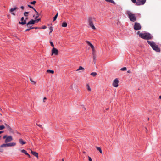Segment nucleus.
Returning <instances> with one entry per match:
<instances>
[{
    "label": "nucleus",
    "instance_id": "a878e982",
    "mask_svg": "<svg viewBox=\"0 0 161 161\" xmlns=\"http://www.w3.org/2000/svg\"><path fill=\"white\" fill-rule=\"evenodd\" d=\"M33 9L35 11V12L36 13V15H38V16H36L35 18L36 19L37 17H39V14H38V12L34 8H33Z\"/></svg>",
    "mask_w": 161,
    "mask_h": 161
},
{
    "label": "nucleus",
    "instance_id": "338daca9",
    "mask_svg": "<svg viewBox=\"0 0 161 161\" xmlns=\"http://www.w3.org/2000/svg\"><path fill=\"white\" fill-rule=\"evenodd\" d=\"M160 45L161 46V44H160Z\"/></svg>",
    "mask_w": 161,
    "mask_h": 161
},
{
    "label": "nucleus",
    "instance_id": "3c124183",
    "mask_svg": "<svg viewBox=\"0 0 161 161\" xmlns=\"http://www.w3.org/2000/svg\"><path fill=\"white\" fill-rule=\"evenodd\" d=\"M4 132V131H0V134L3 133Z\"/></svg>",
    "mask_w": 161,
    "mask_h": 161
},
{
    "label": "nucleus",
    "instance_id": "a19ab883",
    "mask_svg": "<svg viewBox=\"0 0 161 161\" xmlns=\"http://www.w3.org/2000/svg\"><path fill=\"white\" fill-rule=\"evenodd\" d=\"M46 28L47 27H46V26H42V28H39V29H46Z\"/></svg>",
    "mask_w": 161,
    "mask_h": 161
},
{
    "label": "nucleus",
    "instance_id": "4d7b16f0",
    "mask_svg": "<svg viewBox=\"0 0 161 161\" xmlns=\"http://www.w3.org/2000/svg\"><path fill=\"white\" fill-rule=\"evenodd\" d=\"M34 27V29H39V28L38 27Z\"/></svg>",
    "mask_w": 161,
    "mask_h": 161
},
{
    "label": "nucleus",
    "instance_id": "49530a36",
    "mask_svg": "<svg viewBox=\"0 0 161 161\" xmlns=\"http://www.w3.org/2000/svg\"><path fill=\"white\" fill-rule=\"evenodd\" d=\"M3 149L0 148V152L2 153H3Z\"/></svg>",
    "mask_w": 161,
    "mask_h": 161
},
{
    "label": "nucleus",
    "instance_id": "4468645a",
    "mask_svg": "<svg viewBox=\"0 0 161 161\" xmlns=\"http://www.w3.org/2000/svg\"><path fill=\"white\" fill-rule=\"evenodd\" d=\"M86 42L88 45L91 47L92 50H93L94 48V46L89 41H86Z\"/></svg>",
    "mask_w": 161,
    "mask_h": 161
},
{
    "label": "nucleus",
    "instance_id": "39448f33",
    "mask_svg": "<svg viewBox=\"0 0 161 161\" xmlns=\"http://www.w3.org/2000/svg\"><path fill=\"white\" fill-rule=\"evenodd\" d=\"M16 143L15 142H13L8 143H4L0 146V147H11L15 146Z\"/></svg>",
    "mask_w": 161,
    "mask_h": 161
},
{
    "label": "nucleus",
    "instance_id": "a18cd8bd",
    "mask_svg": "<svg viewBox=\"0 0 161 161\" xmlns=\"http://www.w3.org/2000/svg\"><path fill=\"white\" fill-rule=\"evenodd\" d=\"M132 2L135 3H136V0H131Z\"/></svg>",
    "mask_w": 161,
    "mask_h": 161
},
{
    "label": "nucleus",
    "instance_id": "c03bdc74",
    "mask_svg": "<svg viewBox=\"0 0 161 161\" xmlns=\"http://www.w3.org/2000/svg\"><path fill=\"white\" fill-rule=\"evenodd\" d=\"M26 155H27L28 157L29 158H30L31 157V156L28 153H27V154H26Z\"/></svg>",
    "mask_w": 161,
    "mask_h": 161
},
{
    "label": "nucleus",
    "instance_id": "0e129e2a",
    "mask_svg": "<svg viewBox=\"0 0 161 161\" xmlns=\"http://www.w3.org/2000/svg\"><path fill=\"white\" fill-rule=\"evenodd\" d=\"M2 120H0V122H2Z\"/></svg>",
    "mask_w": 161,
    "mask_h": 161
},
{
    "label": "nucleus",
    "instance_id": "aec40b11",
    "mask_svg": "<svg viewBox=\"0 0 161 161\" xmlns=\"http://www.w3.org/2000/svg\"><path fill=\"white\" fill-rule=\"evenodd\" d=\"M97 75V73L96 72H93L90 74V75L93 76V77L96 76Z\"/></svg>",
    "mask_w": 161,
    "mask_h": 161
},
{
    "label": "nucleus",
    "instance_id": "79ce46f5",
    "mask_svg": "<svg viewBox=\"0 0 161 161\" xmlns=\"http://www.w3.org/2000/svg\"><path fill=\"white\" fill-rule=\"evenodd\" d=\"M88 160L89 161H92V160L91 157L88 156Z\"/></svg>",
    "mask_w": 161,
    "mask_h": 161
},
{
    "label": "nucleus",
    "instance_id": "6e6552de",
    "mask_svg": "<svg viewBox=\"0 0 161 161\" xmlns=\"http://www.w3.org/2000/svg\"><path fill=\"white\" fill-rule=\"evenodd\" d=\"M146 0H137L136 5L138 6L143 5L145 3Z\"/></svg>",
    "mask_w": 161,
    "mask_h": 161
},
{
    "label": "nucleus",
    "instance_id": "4be33fe9",
    "mask_svg": "<svg viewBox=\"0 0 161 161\" xmlns=\"http://www.w3.org/2000/svg\"><path fill=\"white\" fill-rule=\"evenodd\" d=\"M86 87L87 90L89 91H91V88L90 87V86L88 84H87L86 85Z\"/></svg>",
    "mask_w": 161,
    "mask_h": 161
},
{
    "label": "nucleus",
    "instance_id": "8fccbe9b",
    "mask_svg": "<svg viewBox=\"0 0 161 161\" xmlns=\"http://www.w3.org/2000/svg\"><path fill=\"white\" fill-rule=\"evenodd\" d=\"M46 99H47L46 97H44V98H43V102H45V100H46Z\"/></svg>",
    "mask_w": 161,
    "mask_h": 161
},
{
    "label": "nucleus",
    "instance_id": "7c9ffc66",
    "mask_svg": "<svg viewBox=\"0 0 161 161\" xmlns=\"http://www.w3.org/2000/svg\"><path fill=\"white\" fill-rule=\"evenodd\" d=\"M106 1L114 3V2L113 0H105Z\"/></svg>",
    "mask_w": 161,
    "mask_h": 161
},
{
    "label": "nucleus",
    "instance_id": "e2e57ef3",
    "mask_svg": "<svg viewBox=\"0 0 161 161\" xmlns=\"http://www.w3.org/2000/svg\"><path fill=\"white\" fill-rule=\"evenodd\" d=\"M0 115H2V114H1L0 113Z\"/></svg>",
    "mask_w": 161,
    "mask_h": 161
},
{
    "label": "nucleus",
    "instance_id": "cd10ccee",
    "mask_svg": "<svg viewBox=\"0 0 161 161\" xmlns=\"http://www.w3.org/2000/svg\"><path fill=\"white\" fill-rule=\"evenodd\" d=\"M5 125L6 126L7 129L8 130H9L10 128H11V127L8 124H7L6 123H5Z\"/></svg>",
    "mask_w": 161,
    "mask_h": 161
},
{
    "label": "nucleus",
    "instance_id": "20e7f679",
    "mask_svg": "<svg viewBox=\"0 0 161 161\" xmlns=\"http://www.w3.org/2000/svg\"><path fill=\"white\" fill-rule=\"evenodd\" d=\"M127 14L128 17L130 20L132 22H135L136 20V19L135 14L129 11H127Z\"/></svg>",
    "mask_w": 161,
    "mask_h": 161
},
{
    "label": "nucleus",
    "instance_id": "ddd939ff",
    "mask_svg": "<svg viewBox=\"0 0 161 161\" xmlns=\"http://www.w3.org/2000/svg\"><path fill=\"white\" fill-rule=\"evenodd\" d=\"M31 153L34 156H35L37 157V158H38V153L35 152V151H33L32 150H31Z\"/></svg>",
    "mask_w": 161,
    "mask_h": 161
},
{
    "label": "nucleus",
    "instance_id": "9d476101",
    "mask_svg": "<svg viewBox=\"0 0 161 161\" xmlns=\"http://www.w3.org/2000/svg\"><path fill=\"white\" fill-rule=\"evenodd\" d=\"M13 140L12 136H8L6 139L5 140V142L7 143L8 142H10Z\"/></svg>",
    "mask_w": 161,
    "mask_h": 161
},
{
    "label": "nucleus",
    "instance_id": "6e6d98bb",
    "mask_svg": "<svg viewBox=\"0 0 161 161\" xmlns=\"http://www.w3.org/2000/svg\"><path fill=\"white\" fill-rule=\"evenodd\" d=\"M127 72L128 73H130L131 72L130 70H128Z\"/></svg>",
    "mask_w": 161,
    "mask_h": 161
},
{
    "label": "nucleus",
    "instance_id": "412c9836",
    "mask_svg": "<svg viewBox=\"0 0 161 161\" xmlns=\"http://www.w3.org/2000/svg\"><path fill=\"white\" fill-rule=\"evenodd\" d=\"M84 70V68L83 67L81 66H79V67L78 69L76 70V71H78L80 70Z\"/></svg>",
    "mask_w": 161,
    "mask_h": 161
},
{
    "label": "nucleus",
    "instance_id": "dca6fc26",
    "mask_svg": "<svg viewBox=\"0 0 161 161\" xmlns=\"http://www.w3.org/2000/svg\"><path fill=\"white\" fill-rule=\"evenodd\" d=\"M95 147L96 148V149L97 150L99 151V152L101 153H102V151L101 148L100 147H97V146H96Z\"/></svg>",
    "mask_w": 161,
    "mask_h": 161
},
{
    "label": "nucleus",
    "instance_id": "b1692460",
    "mask_svg": "<svg viewBox=\"0 0 161 161\" xmlns=\"http://www.w3.org/2000/svg\"><path fill=\"white\" fill-rule=\"evenodd\" d=\"M18 8L16 7L14 8H11L10 10V13H12L16 9H18Z\"/></svg>",
    "mask_w": 161,
    "mask_h": 161
},
{
    "label": "nucleus",
    "instance_id": "052dcab7",
    "mask_svg": "<svg viewBox=\"0 0 161 161\" xmlns=\"http://www.w3.org/2000/svg\"><path fill=\"white\" fill-rule=\"evenodd\" d=\"M61 161H64V159H62Z\"/></svg>",
    "mask_w": 161,
    "mask_h": 161
},
{
    "label": "nucleus",
    "instance_id": "4c0bfd02",
    "mask_svg": "<svg viewBox=\"0 0 161 161\" xmlns=\"http://www.w3.org/2000/svg\"><path fill=\"white\" fill-rule=\"evenodd\" d=\"M36 3V1H34L31 2V4H35Z\"/></svg>",
    "mask_w": 161,
    "mask_h": 161
},
{
    "label": "nucleus",
    "instance_id": "7ed1b4c3",
    "mask_svg": "<svg viewBox=\"0 0 161 161\" xmlns=\"http://www.w3.org/2000/svg\"><path fill=\"white\" fill-rule=\"evenodd\" d=\"M88 25L93 30H95L96 28L94 26L93 22L95 21V18L91 17H89L87 19Z\"/></svg>",
    "mask_w": 161,
    "mask_h": 161
},
{
    "label": "nucleus",
    "instance_id": "f3484780",
    "mask_svg": "<svg viewBox=\"0 0 161 161\" xmlns=\"http://www.w3.org/2000/svg\"><path fill=\"white\" fill-rule=\"evenodd\" d=\"M47 73L49 74H53L54 73V71L53 70H51L50 69H48L47 70Z\"/></svg>",
    "mask_w": 161,
    "mask_h": 161
},
{
    "label": "nucleus",
    "instance_id": "5701e85b",
    "mask_svg": "<svg viewBox=\"0 0 161 161\" xmlns=\"http://www.w3.org/2000/svg\"><path fill=\"white\" fill-rule=\"evenodd\" d=\"M21 152L22 153H24L25 155H26V154H27V153H28L27 152V151L24 149H22V150H21Z\"/></svg>",
    "mask_w": 161,
    "mask_h": 161
},
{
    "label": "nucleus",
    "instance_id": "72a5a7b5",
    "mask_svg": "<svg viewBox=\"0 0 161 161\" xmlns=\"http://www.w3.org/2000/svg\"><path fill=\"white\" fill-rule=\"evenodd\" d=\"M50 43L51 46L52 47H54V44H53V42L52 41H50Z\"/></svg>",
    "mask_w": 161,
    "mask_h": 161
},
{
    "label": "nucleus",
    "instance_id": "1a4fd4ad",
    "mask_svg": "<svg viewBox=\"0 0 161 161\" xmlns=\"http://www.w3.org/2000/svg\"><path fill=\"white\" fill-rule=\"evenodd\" d=\"M119 81L118 80V78H116L114 80L113 83V86L114 87H118L119 85Z\"/></svg>",
    "mask_w": 161,
    "mask_h": 161
},
{
    "label": "nucleus",
    "instance_id": "0eeeda50",
    "mask_svg": "<svg viewBox=\"0 0 161 161\" xmlns=\"http://www.w3.org/2000/svg\"><path fill=\"white\" fill-rule=\"evenodd\" d=\"M58 53V50L55 47H53L51 50V55L54 54L55 55H57Z\"/></svg>",
    "mask_w": 161,
    "mask_h": 161
},
{
    "label": "nucleus",
    "instance_id": "bb28decb",
    "mask_svg": "<svg viewBox=\"0 0 161 161\" xmlns=\"http://www.w3.org/2000/svg\"><path fill=\"white\" fill-rule=\"evenodd\" d=\"M58 13H57L56 15H55V16L53 18V22L55 21L56 20V19L58 16Z\"/></svg>",
    "mask_w": 161,
    "mask_h": 161
},
{
    "label": "nucleus",
    "instance_id": "bf43d9fd",
    "mask_svg": "<svg viewBox=\"0 0 161 161\" xmlns=\"http://www.w3.org/2000/svg\"><path fill=\"white\" fill-rule=\"evenodd\" d=\"M108 109H109V108H106V110H108Z\"/></svg>",
    "mask_w": 161,
    "mask_h": 161
},
{
    "label": "nucleus",
    "instance_id": "a211bd4d",
    "mask_svg": "<svg viewBox=\"0 0 161 161\" xmlns=\"http://www.w3.org/2000/svg\"><path fill=\"white\" fill-rule=\"evenodd\" d=\"M92 54L93 55V57H96V51L95 50V49L94 48L93 50H92Z\"/></svg>",
    "mask_w": 161,
    "mask_h": 161
},
{
    "label": "nucleus",
    "instance_id": "423d86ee",
    "mask_svg": "<svg viewBox=\"0 0 161 161\" xmlns=\"http://www.w3.org/2000/svg\"><path fill=\"white\" fill-rule=\"evenodd\" d=\"M141 26L139 23L137 22H136L135 23L134 28L135 30H139L141 29Z\"/></svg>",
    "mask_w": 161,
    "mask_h": 161
},
{
    "label": "nucleus",
    "instance_id": "393cba45",
    "mask_svg": "<svg viewBox=\"0 0 161 161\" xmlns=\"http://www.w3.org/2000/svg\"><path fill=\"white\" fill-rule=\"evenodd\" d=\"M5 128L4 125H0V130H2L4 129Z\"/></svg>",
    "mask_w": 161,
    "mask_h": 161
},
{
    "label": "nucleus",
    "instance_id": "37998d69",
    "mask_svg": "<svg viewBox=\"0 0 161 161\" xmlns=\"http://www.w3.org/2000/svg\"><path fill=\"white\" fill-rule=\"evenodd\" d=\"M27 6L29 7L30 8H32V9L34 8L33 7H32V6L30 5H28Z\"/></svg>",
    "mask_w": 161,
    "mask_h": 161
},
{
    "label": "nucleus",
    "instance_id": "69168bd1",
    "mask_svg": "<svg viewBox=\"0 0 161 161\" xmlns=\"http://www.w3.org/2000/svg\"><path fill=\"white\" fill-rule=\"evenodd\" d=\"M1 137V136H0V138Z\"/></svg>",
    "mask_w": 161,
    "mask_h": 161
},
{
    "label": "nucleus",
    "instance_id": "603ef678",
    "mask_svg": "<svg viewBox=\"0 0 161 161\" xmlns=\"http://www.w3.org/2000/svg\"><path fill=\"white\" fill-rule=\"evenodd\" d=\"M20 8L22 9H24V7L23 6H21Z\"/></svg>",
    "mask_w": 161,
    "mask_h": 161
},
{
    "label": "nucleus",
    "instance_id": "c9c22d12",
    "mask_svg": "<svg viewBox=\"0 0 161 161\" xmlns=\"http://www.w3.org/2000/svg\"><path fill=\"white\" fill-rule=\"evenodd\" d=\"M30 80L31 81V82H33L34 83V84H35L36 83V82L34 81H33V80H32V79L31 78H30Z\"/></svg>",
    "mask_w": 161,
    "mask_h": 161
},
{
    "label": "nucleus",
    "instance_id": "f704fd0d",
    "mask_svg": "<svg viewBox=\"0 0 161 161\" xmlns=\"http://www.w3.org/2000/svg\"><path fill=\"white\" fill-rule=\"evenodd\" d=\"M36 124L38 126H39L40 128H43L42 127V125H41L40 124H38L37 123H36Z\"/></svg>",
    "mask_w": 161,
    "mask_h": 161
},
{
    "label": "nucleus",
    "instance_id": "09e8293b",
    "mask_svg": "<svg viewBox=\"0 0 161 161\" xmlns=\"http://www.w3.org/2000/svg\"><path fill=\"white\" fill-rule=\"evenodd\" d=\"M81 106L83 107L84 110H86V108L84 107V105H82Z\"/></svg>",
    "mask_w": 161,
    "mask_h": 161
},
{
    "label": "nucleus",
    "instance_id": "ea45409f",
    "mask_svg": "<svg viewBox=\"0 0 161 161\" xmlns=\"http://www.w3.org/2000/svg\"><path fill=\"white\" fill-rule=\"evenodd\" d=\"M49 30H50V33H51L52 32V31H53V28L52 27H50L49 28Z\"/></svg>",
    "mask_w": 161,
    "mask_h": 161
},
{
    "label": "nucleus",
    "instance_id": "f8f14e48",
    "mask_svg": "<svg viewBox=\"0 0 161 161\" xmlns=\"http://www.w3.org/2000/svg\"><path fill=\"white\" fill-rule=\"evenodd\" d=\"M21 22H19V23L22 25H24L26 24V20H24V18L23 17L21 18Z\"/></svg>",
    "mask_w": 161,
    "mask_h": 161
},
{
    "label": "nucleus",
    "instance_id": "c85d7f7f",
    "mask_svg": "<svg viewBox=\"0 0 161 161\" xmlns=\"http://www.w3.org/2000/svg\"><path fill=\"white\" fill-rule=\"evenodd\" d=\"M126 70H127V68L125 67H123L120 69V70L121 71H126Z\"/></svg>",
    "mask_w": 161,
    "mask_h": 161
},
{
    "label": "nucleus",
    "instance_id": "5fc2aeb1",
    "mask_svg": "<svg viewBox=\"0 0 161 161\" xmlns=\"http://www.w3.org/2000/svg\"><path fill=\"white\" fill-rule=\"evenodd\" d=\"M40 19H36V21H37V22H38V21H40Z\"/></svg>",
    "mask_w": 161,
    "mask_h": 161
},
{
    "label": "nucleus",
    "instance_id": "9b49d317",
    "mask_svg": "<svg viewBox=\"0 0 161 161\" xmlns=\"http://www.w3.org/2000/svg\"><path fill=\"white\" fill-rule=\"evenodd\" d=\"M36 22L35 20H31V21L29 22L27 24V26L28 27H30V25L31 24H35V22Z\"/></svg>",
    "mask_w": 161,
    "mask_h": 161
},
{
    "label": "nucleus",
    "instance_id": "58836bf2",
    "mask_svg": "<svg viewBox=\"0 0 161 161\" xmlns=\"http://www.w3.org/2000/svg\"><path fill=\"white\" fill-rule=\"evenodd\" d=\"M34 28V27H32V28H29V29H26L25 30V31H29L31 29H33Z\"/></svg>",
    "mask_w": 161,
    "mask_h": 161
},
{
    "label": "nucleus",
    "instance_id": "de8ad7c7",
    "mask_svg": "<svg viewBox=\"0 0 161 161\" xmlns=\"http://www.w3.org/2000/svg\"><path fill=\"white\" fill-rule=\"evenodd\" d=\"M60 42L59 41H56V43L57 44H58L60 43Z\"/></svg>",
    "mask_w": 161,
    "mask_h": 161
},
{
    "label": "nucleus",
    "instance_id": "2eb2a0df",
    "mask_svg": "<svg viewBox=\"0 0 161 161\" xmlns=\"http://www.w3.org/2000/svg\"><path fill=\"white\" fill-rule=\"evenodd\" d=\"M19 143L22 145H24V144H25L26 143V142L24 141L21 138L19 139Z\"/></svg>",
    "mask_w": 161,
    "mask_h": 161
},
{
    "label": "nucleus",
    "instance_id": "6ab92c4d",
    "mask_svg": "<svg viewBox=\"0 0 161 161\" xmlns=\"http://www.w3.org/2000/svg\"><path fill=\"white\" fill-rule=\"evenodd\" d=\"M67 24L66 22H64L62 25V26L64 27H67Z\"/></svg>",
    "mask_w": 161,
    "mask_h": 161
},
{
    "label": "nucleus",
    "instance_id": "680f3d73",
    "mask_svg": "<svg viewBox=\"0 0 161 161\" xmlns=\"http://www.w3.org/2000/svg\"><path fill=\"white\" fill-rule=\"evenodd\" d=\"M28 19V18H26L25 19L26 20V19Z\"/></svg>",
    "mask_w": 161,
    "mask_h": 161
},
{
    "label": "nucleus",
    "instance_id": "f257e3e1",
    "mask_svg": "<svg viewBox=\"0 0 161 161\" xmlns=\"http://www.w3.org/2000/svg\"><path fill=\"white\" fill-rule=\"evenodd\" d=\"M148 43L151 46L153 50L157 52L160 53L161 51L160 48L158 45L153 41H147Z\"/></svg>",
    "mask_w": 161,
    "mask_h": 161
},
{
    "label": "nucleus",
    "instance_id": "c756f323",
    "mask_svg": "<svg viewBox=\"0 0 161 161\" xmlns=\"http://www.w3.org/2000/svg\"><path fill=\"white\" fill-rule=\"evenodd\" d=\"M93 63H94V64H95L96 63V57L94 56V57H93Z\"/></svg>",
    "mask_w": 161,
    "mask_h": 161
},
{
    "label": "nucleus",
    "instance_id": "f03ea898",
    "mask_svg": "<svg viewBox=\"0 0 161 161\" xmlns=\"http://www.w3.org/2000/svg\"><path fill=\"white\" fill-rule=\"evenodd\" d=\"M137 34L139 36L144 39L150 40L153 39V36L150 33H140L138 31Z\"/></svg>",
    "mask_w": 161,
    "mask_h": 161
},
{
    "label": "nucleus",
    "instance_id": "774afa93",
    "mask_svg": "<svg viewBox=\"0 0 161 161\" xmlns=\"http://www.w3.org/2000/svg\"><path fill=\"white\" fill-rule=\"evenodd\" d=\"M160 156H161V154H160Z\"/></svg>",
    "mask_w": 161,
    "mask_h": 161
},
{
    "label": "nucleus",
    "instance_id": "e433bc0d",
    "mask_svg": "<svg viewBox=\"0 0 161 161\" xmlns=\"http://www.w3.org/2000/svg\"><path fill=\"white\" fill-rule=\"evenodd\" d=\"M7 136H8L7 135H5L3 136V139H6V138H7Z\"/></svg>",
    "mask_w": 161,
    "mask_h": 161
},
{
    "label": "nucleus",
    "instance_id": "864d4df0",
    "mask_svg": "<svg viewBox=\"0 0 161 161\" xmlns=\"http://www.w3.org/2000/svg\"><path fill=\"white\" fill-rule=\"evenodd\" d=\"M11 13V14H13V15H15V13H13V12H12V13Z\"/></svg>",
    "mask_w": 161,
    "mask_h": 161
},
{
    "label": "nucleus",
    "instance_id": "2f4dec72",
    "mask_svg": "<svg viewBox=\"0 0 161 161\" xmlns=\"http://www.w3.org/2000/svg\"><path fill=\"white\" fill-rule=\"evenodd\" d=\"M8 130L10 132L13 133V134L14 133V130L11 128H10Z\"/></svg>",
    "mask_w": 161,
    "mask_h": 161
},
{
    "label": "nucleus",
    "instance_id": "13d9d810",
    "mask_svg": "<svg viewBox=\"0 0 161 161\" xmlns=\"http://www.w3.org/2000/svg\"><path fill=\"white\" fill-rule=\"evenodd\" d=\"M159 99H161V95H160L159 96Z\"/></svg>",
    "mask_w": 161,
    "mask_h": 161
},
{
    "label": "nucleus",
    "instance_id": "473e14b6",
    "mask_svg": "<svg viewBox=\"0 0 161 161\" xmlns=\"http://www.w3.org/2000/svg\"><path fill=\"white\" fill-rule=\"evenodd\" d=\"M28 13H29V12H25V13H24V15L25 16H28Z\"/></svg>",
    "mask_w": 161,
    "mask_h": 161
}]
</instances>
